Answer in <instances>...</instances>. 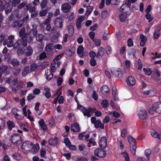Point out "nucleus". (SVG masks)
I'll list each match as a JSON object with an SVG mask.
<instances>
[{
  "instance_id": "3c124183",
  "label": "nucleus",
  "mask_w": 161,
  "mask_h": 161,
  "mask_svg": "<svg viewBox=\"0 0 161 161\" xmlns=\"http://www.w3.org/2000/svg\"><path fill=\"white\" fill-rule=\"evenodd\" d=\"M47 0H43L40 6L42 9H43L45 8L47 4Z\"/></svg>"
},
{
  "instance_id": "5fc2aeb1",
  "label": "nucleus",
  "mask_w": 161,
  "mask_h": 161,
  "mask_svg": "<svg viewBox=\"0 0 161 161\" xmlns=\"http://www.w3.org/2000/svg\"><path fill=\"white\" fill-rule=\"evenodd\" d=\"M47 57V56L45 52H43L40 54L39 59L42 60L46 58Z\"/></svg>"
},
{
  "instance_id": "6e6552de",
  "label": "nucleus",
  "mask_w": 161,
  "mask_h": 161,
  "mask_svg": "<svg viewBox=\"0 0 161 161\" xmlns=\"http://www.w3.org/2000/svg\"><path fill=\"white\" fill-rule=\"evenodd\" d=\"M95 155L99 158H104L106 155V151L103 149L101 148H98L96 149L94 152Z\"/></svg>"
},
{
  "instance_id": "a878e982",
  "label": "nucleus",
  "mask_w": 161,
  "mask_h": 161,
  "mask_svg": "<svg viewBox=\"0 0 161 161\" xmlns=\"http://www.w3.org/2000/svg\"><path fill=\"white\" fill-rule=\"evenodd\" d=\"M54 49V45L53 43H49L46 45L45 50L46 51L48 52H52Z\"/></svg>"
},
{
  "instance_id": "f03ea898",
  "label": "nucleus",
  "mask_w": 161,
  "mask_h": 161,
  "mask_svg": "<svg viewBox=\"0 0 161 161\" xmlns=\"http://www.w3.org/2000/svg\"><path fill=\"white\" fill-rule=\"evenodd\" d=\"M11 2V0H7L5 2H3L2 0H0V11L2 12L4 10L7 15L11 13L13 9L12 6L10 5Z\"/></svg>"
},
{
  "instance_id": "58836bf2",
  "label": "nucleus",
  "mask_w": 161,
  "mask_h": 161,
  "mask_svg": "<svg viewBox=\"0 0 161 161\" xmlns=\"http://www.w3.org/2000/svg\"><path fill=\"white\" fill-rule=\"evenodd\" d=\"M136 50L133 48H131L129 49L128 53L129 55H132L134 57L136 53Z\"/></svg>"
},
{
  "instance_id": "e2e57ef3",
  "label": "nucleus",
  "mask_w": 161,
  "mask_h": 161,
  "mask_svg": "<svg viewBox=\"0 0 161 161\" xmlns=\"http://www.w3.org/2000/svg\"><path fill=\"white\" fill-rule=\"evenodd\" d=\"M89 35L90 38L93 41H94L95 38V33L93 31H91L89 32Z\"/></svg>"
},
{
  "instance_id": "9b49d317",
  "label": "nucleus",
  "mask_w": 161,
  "mask_h": 161,
  "mask_svg": "<svg viewBox=\"0 0 161 161\" xmlns=\"http://www.w3.org/2000/svg\"><path fill=\"white\" fill-rule=\"evenodd\" d=\"M137 115L139 118L142 120L146 119L147 117V112L144 109L138 110L137 112Z\"/></svg>"
},
{
  "instance_id": "4d7b16f0",
  "label": "nucleus",
  "mask_w": 161,
  "mask_h": 161,
  "mask_svg": "<svg viewBox=\"0 0 161 161\" xmlns=\"http://www.w3.org/2000/svg\"><path fill=\"white\" fill-rule=\"evenodd\" d=\"M46 152L45 148H41L40 150V155L41 157L45 158L46 157H45V156L46 154Z\"/></svg>"
},
{
  "instance_id": "4468645a",
  "label": "nucleus",
  "mask_w": 161,
  "mask_h": 161,
  "mask_svg": "<svg viewBox=\"0 0 161 161\" xmlns=\"http://www.w3.org/2000/svg\"><path fill=\"white\" fill-rule=\"evenodd\" d=\"M127 84L131 86H134L136 83V80L135 78L132 76L128 77L126 79Z\"/></svg>"
},
{
  "instance_id": "de8ad7c7",
  "label": "nucleus",
  "mask_w": 161,
  "mask_h": 161,
  "mask_svg": "<svg viewBox=\"0 0 161 161\" xmlns=\"http://www.w3.org/2000/svg\"><path fill=\"white\" fill-rule=\"evenodd\" d=\"M119 18L121 22H124L126 20L127 16L126 15L121 14L119 16Z\"/></svg>"
},
{
  "instance_id": "c03bdc74",
  "label": "nucleus",
  "mask_w": 161,
  "mask_h": 161,
  "mask_svg": "<svg viewBox=\"0 0 161 161\" xmlns=\"http://www.w3.org/2000/svg\"><path fill=\"white\" fill-rule=\"evenodd\" d=\"M12 5L11 6L15 7H16L17 5L19 4L20 3V0H13L12 2H11Z\"/></svg>"
},
{
  "instance_id": "2eb2a0df",
  "label": "nucleus",
  "mask_w": 161,
  "mask_h": 161,
  "mask_svg": "<svg viewBox=\"0 0 161 161\" xmlns=\"http://www.w3.org/2000/svg\"><path fill=\"white\" fill-rule=\"evenodd\" d=\"M153 108L156 112L161 114V102H158L153 104Z\"/></svg>"
},
{
  "instance_id": "052dcab7",
  "label": "nucleus",
  "mask_w": 161,
  "mask_h": 161,
  "mask_svg": "<svg viewBox=\"0 0 161 161\" xmlns=\"http://www.w3.org/2000/svg\"><path fill=\"white\" fill-rule=\"evenodd\" d=\"M33 28L31 30V32H32V34L34 36H36L37 34V31L36 28H35L34 25L33 26Z\"/></svg>"
},
{
  "instance_id": "c85d7f7f",
  "label": "nucleus",
  "mask_w": 161,
  "mask_h": 161,
  "mask_svg": "<svg viewBox=\"0 0 161 161\" xmlns=\"http://www.w3.org/2000/svg\"><path fill=\"white\" fill-rule=\"evenodd\" d=\"M95 127L98 129L99 128L102 129H103L104 128V125L102 124L101 120H97V122L94 124Z\"/></svg>"
},
{
  "instance_id": "cd10ccee",
  "label": "nucleus",
  "mask_w": 161,
  "mask_h": 161,
  "mask_svg": "<svg viewBox=\"0 0 161 161\" xmlns=\"http://www.w3.org/2000/svg\"><path fill=\"white\" fill-rule=\"evenodd\" d=\"M151 135L152 136L155 138H157L158 139H161V133L157 132L155 130H153L151 132Z\"/></svg>"
},
{
  "instance_id": "a211bd4d",
  "label": "nucleus",
  "mask_w": 161,
  "mask_h": 161,
  "mask_svg": "<svg viewBox=\"0 0 161 161\" xmlns=\"http://www.w3.org/2000/svg\"><path fill=\"white\" fill-rule=\"evenodd\" d=\"M49 145L54 146L57 145L58 143V138L57 137H54V138L52 137L50 138L48 141Z\"/></svg>"
},
{
  "instance_id": "473e14b6",
  "label": "nucleus",
  "mask_w": 161,
  "mask_h": 161,
  "mask_svg": "<svg viewBox=\"0 0 161 161\" xmlns=\"http://www.w3.org/2000/svg\"><path fill=\"white\" fill-rule=\"evenodd\" d=\"M29 66L25 67L23 69L22 75L23 76H25L29 73Z\"/></svg>"
},
{
  "instance_id": "2f4dec72",
  "label": "nucleus",
  "mask_w": 161,
  "mask_h": 161,
  "mask_svg": "<svg viewBox=\"0 0 161 161\" xmlns=\"http://www.w3.org/2000/svg\"><path fill=\"white\" fill-rule=\"evenodd\" d=\"M7 124L8 129L10 130H12V128L15 126L14 123L10 120L8 121L7 123Z\"/></svg>"
},
{
  "instance_id": "7ed1b4c3",
  "label": "nucleus",
  "mask_w": 161,
  "mask_h": 161,
  "mask_svg": "<svg viewBox=\"0 0 161 161\" xmlns=\"http://www.w3.org/2000/svg\"><path fill=\"white\" fill-rule=\"evenodd\" d=\"M23 8V9L25 11H29L30 12L32 13L36 9V8L35 6H32V5L31 3L28 4L27 1L25 0L20 4H19L17 6V8L20 9Z\"/></svg>"
},
{
  "instance_id": "79ce46f5",
  "label": "nucleus",
  "mask_w": 161,
  "mask_h": 161,
  "mask_svg": "<svg viewBox=\"0 0 161 161\" xmlns=\"http://www.w3.org/2000/svg\"><path fill=\"white\" fill-rule=\"evenodd\" d=\"M47 9H42L39 13V14L41 16H44L47 15Z\"/></svg>"
},
{
  "instance_id": "4be33fe9",
  "label": "nucleus",
  "mask_w": 161,
  "mask_h": 161,
  "mask_svg": "<svg viewBox=\"0 0 161 161\" xmlns=\"http://www.w3.org/2000/svg\"><path fill=\"white\" fill-rule=\"evenodd\" d=\"M22 23L20 21V20L15 19L11 23V26L13 27L20 28L22 26Z\"/></svg>"
},
{
  "instance_id": "603ef678",
  "label": "nucleus",
  "mask_w": 161,
  "mask_h": 161,
  "mask_svg": "<svg viewBox=\"0 0 161 161\" xmlns=\"http://www.w3.org/2000/svg\"><path fill=\"white\" fill-rule=\"evenodd\" d=\"M89 55L91 59H92L96 57L97 54L94 51H91L89 53Z\"/></svg>"
},
{
  "instance_id": "37998d69",
  "label": "nucleus",
  "mask_w": 161,
  "mask_h": 161,
  "mask_svg": "<svg viewBox=\"0 0 161 161\" xmlns=\"http://www.w3.org/2000/svg\"><path fill=\"white\" fill-rule=\"evenodd\" d=\"M101 104L103 108H106L109 105V103L106 99H104L102 102Z\"/></svg>"
},
{
  "instance_id": "774afa93",
  "label": "nucleus",
  "mask_w": 161,
  "mask_h": 161,
  "mask_svg": "<svg viewBox=\"0 0 161 161\" xmlns=\"http://www.w3.org/2000/svg\"><path fill=\"white\" fill-rule=\"evenodd\" d=\"M35 96L34 94H29L27 96V100L28 101H30L31 100L33 99L35 97Z\"/></svg>"
},
{
  "instance_id": "72a5a7b5",
  "label": "nucleus",
  "mask_w": 161,
  "mask_h": 161,
  "mask_svg": "<svg viewBox=\"0 0 161 161\" xmlns=\"http://www.w3.org/2000/svg\"><path fill=\"white\" fill-rule=\"evenodd\" d=\"M8 69V66L3 64H0V74H1L7 70Z\"/></svg>"
},
{
  "instance_id": "69168bd1",
  "label": "nucleus",
  "mask_w": 161,
  "mask_h": 161,
  "mask_svg": "<svg viewBox=\"0 0 161 161\" xmlns=\"http://www.w3.org/2000/svg\"><path fill=\"white\" fill-rule=\"evenodd\" d=\"M92 98L95 101H97L98 99V95L95 91H93Z\"/></svg>"
},
{
  "instance_id": "bf43d9fd",
  "label": "nucleus",
  "mask_w": 161,
  "mask_h": 161,
  "mask_svg": "<svg viewBox=\"0 0 161 161\" xmlns=\"http://www.w3.org/2000/svg\"><path fill=\"white\" fill-rule=\"evenodd\" d=\"M64 55V53H62L60 54H58L56 56L53 60L55 61H58L62 57H63Z\"/></svg>"
},
{
  "instance_id": "8fccbe9b",
  "label": "nucleus",
  "mask_w": 161,
  "mask_h": 161,
  "mask_svg": "<svg viewBox=\"0 0 161 161\" xmlns=\"http://www.w3.org/2000/svg\"><path fill=\"white\" fill-rule=\"evenodd\" d=\"M12 157L14 159L18 161L21 158V155L19 154H13L12 155Z\"/></svg>"
},
{
  "instance_id": "f3484780",
  "label": "nucleus",
  "mask_w": 161,
  "mask_h": 161,
  "mask_svg": "<svg viewBox=\"0 0 161 161\" xmlns=\"http://www.w3.org/2000/svg\"><path fill=\"white\" fill-rule=\"evenodd\" d=\"M24 55L26 56H29L32 55L33 52V49L31 47L28 46L24 49Z\"/></svg>"
},
{
  "instance_id": "e433bc0d",
  "label": "nucleus",
  "mask_w": 161,
  "mask_h": 161,
  "mask_svg": "<svg viewBox=\"0 0 161 161\" xmlns=\"http://www.w3.org/2000/svg\"><path fill=\"white\" fill-rule=\"evenodd\" d=\"M143 70L146 73L147 75H151L152 71L151 69L149 68H143Z\"/></svg>"
},
{
  "instance_id": "9d476101",
  "label": "nucleus",
  "mask_w": 161,
  "mask_h": 161,
  "mask_svg": "<svg viewBox=\"0 0 161 161\" xmlns=\"http://www.w3.org/2000/svg\"><path fill=\"white\" fill-rule=\"evenodd\" d=\"M127 5L123 4L120 7V11L129 15L131 13L130 10V7L126 6Z\"/></svg>"
},
{
  "instance_id": "f257e3e1",
  "label": "nucleus",
  "mask_w": 161,
  "mask_h": 161,
  "mask_svg": "<svg viewBox=\"0 0 161 161\" xmlns=\"http://www.w3.org/2000/svg\"><path fill=\"white\" fill-rule=\"evenodd\" d=\"M74 100L77 103V109L80 110L83 113L85 116H86L88 117H90L93 115V114L96 110L95 108L89 107L88 109H87L85 107L80 104L76 96L75 97Z\"/></svg>"
},
{
  "instance_id": "864d4df0",
  "label": "nucleus",
  "mask_w": 161,
  "mask_h": 161,
  "mask_svg": "<svg viewBox=\"0 0 161 161\" xmlns=\"http://www.w3.org/2000/svg\"><path fill=\"white\" fill-rule=\"evenodd\" d=\"M108 14V11L107 10H104L101 13V17L103 19H105L107 16Z\"/></svg>"
},
{
  "instance_id": "c9c22d12",
  "label": "nucleus",
  "mask_w": 161,
  "mask_h": 161,
  "mask_svg": "<svg viewBox=\"0 0 161 161\" xmlns=\"http://www.w3.org/2000/svg\"><path fill=\"white\" fill-rule=\"evenodd\" d=\"M160 35L159 30L155 31L153 33V38L155 39H158Z\"/></svg>"
},
{
  "instance_id": "f704fd0d",
  "label": "nucleus",
  "mask_w": 161,
  "mask_h": 161,
  "mask_svg": "<svg viewBox=\"0 0 161 161\" xmlns=\"http://www.w3.org/2000/svg\"><path fill=\"white\" fill-rule=\"evenodd\" d=\"M38 65L36 64L33 63L30 65V70L31 72H34L37 69Z\"/></svg>"
},
{
  "instance_id": "f8f14e48",
  "label": "nucleus",
  "mask_w": 161,
  "mask_h": 161,
  "mask_svg": "<svg viewBox=\"0 0 161 161\" xmlns=\"http://www.w3.org/2000/svg\"><path fill=\"white\" fill-rule=\"evenodd\" d=\"M27 33H25V28L23 27L20 30L19 35L21 40H25L27 41Z\"/></svg>"
},
{
  "instance_id": "bb28decb",
  "label": "nucleus",
  "mask_w": 161,
  "mask_h": 161,
  "mask_svg": "<svg viewBox=\"0 0 161 161\" xmlns=\"http://www.w3.org/2000/svg\"><path fill=\"white\" fill-rule=\"evenodd\" d=\"M104 49L103 47H100L97 51L96 57L98 58H100L103 56L104 54Z\"/></svg>"
},
{
  "instance_id": "423d86ee",
  "label": "nucleus",
  "mask_w": 161,
  "mask_h": 161,
  "mask_svg": "<svg viewBox=\"0 0 161 161\" xmlns=\"http://www.w3.org/2000/svg\"><path fill=\"white\" fill-rule=\"evenodd\" d=\"M27 45V41L25 40H19L14 43V49H19L22 47H25Z\"/></svg>"
},
{
  "instance_id": "338daca9",
  "label": "nucleus",
  "mask_w": 161,
  "mask_h": 161,
  "mask_svg": "<svg viewBox=\"0 0 161 161\" xmlns=\"http://www.w3.org/2000/svg\"><path fill=\"white\" fill-rule=\"evenodd\" d=\"M63 82V79L61 77L58 78L57 80V85L58 86H60Z\"/></svg>"
},
{
  "instance_id": "5701e85b",
  "label": "nucleus",
  "mask_w": 161,
  "mask_h": 161,
  "mask_svg": "<svg viewBox=\"0 0 161 161\" xmlns=\"http://www.w3.org/2000/svg\"><path fill=\"white\" fill-rule=\"evenodd\" d=\"M44 90L45 92L44 95L47 98H49L51 97V94L50 93V88L46 86L44 88Z\"/></svg>"
},
{
  "instance_id": "412c9836",
  "label": "nucleus",
  "mask_w": 161,
  "mask_h": 161,
  "mask_svg": "<svg viewBox=\"0 0 161 161\" xmlns=\"http://www.w3.org/2000/svg\"><path fill=\"white\" fill-rule=\"evenodd\" d=\"M38 123L41 128L43 130V131H46L47 130V126L45 124L44 120L43 119H40V120L38 121Z\"/></svg>"
},
{
  "instance_id": "b1692460",
  "label": "nucleus",
  "mask_w": 161,
  "mask_h": 161,
  "mask_svg": "<svg viewBox=\"0 0 161 161\" xmlns=\"http://www.w3.org/2000/svg\"><path fill=\"white\" fill-rule=\"evenodd\" d=\"M140 37L141 39L140 45L141 46L143 47L146 44L147 38L146 36H144V35L142 34L140 35Z\"/></svg>"
},
{
  "instance_id": "aec40b11",
  "label": "nucleus",
  "mask_w": 161,
  "mask_h": 161,
  "mask_svg": "<svg viewBox=\"0 0 161 161\" xmlns=\"http://www.w3.org/2000/svg\"><path fill=\"white\" fill-rule=\"evenodd\" d=\"M71 6L69 3H65L62 5L61 9L64 12L67 13L69 12Z\"/></svg>"
},
{
  "instance_id": "0e129e2a",
  "label": "nucleus",
  "mask_w": 161,
  "mask_h": 161,
  "mask_svg": "<svg viewBox=\"0 0 161 161\" xmlns=\"http://www.w3.org/2000/svg\"><path fill=\"white\" fill-rule=\"evenodd\" d=\"M32 148L35 152H37L39 149V145L38 144H36V145H34L33 146Z\"/></svg>"
},
{
  "instance_id": "20e7f679",
  "label": "nucleus",
  "mask_w": 161,
  "mask_h": 161,
  "mask_svg": "<svg viewBox=\"0 0 161 161\" xmlns=\"http://www.w3.org/2000/svg\"><path fill=\"white\" fill-rule=\"evenodd\" d=\"M128 141L130 144V151L134 155L136 154V142L135 139L131 136L128 135L127 137Z\"/></svg>"
},
{
  "instance_id": "ea45409f",
  "label": "nucleus",
  "mask_w": 161,
  "mask_h": 161,
  "mask_svg": "<svg viewBox=\"0 0 161 161\" xmlns=\"http://www.w3.org/2000/svg\"><path fill=\"white\" fill-rule=\"evenodd\" d=\"M93 9V7L91 6H88L86 9V15H89L90 14Z\"/></svg>"
},
{
  "instance_id": "0eeeda50",
  "label": "nucleus",
  "mask_w": 161,
  "mask_h": 161,
  "mask_svg": "<svg viewBox=\"0 0 161 161\" xmlns=\"http://www.w3.org/2000/svg\"><path fill=\"white\" fill-rule=\"evenodd\" d=\"M33 145V143L29 141H26L23 142L21 146V148L22 152L26 153H28L29 149Z\"/></svg>"
},
{
  "instance_id": "dca6fc26",
  "label": "nucleus",
  "mask_w": 161,
  "mask_h": 161,
  "mask_svg": "<svg viewBox=\"0 0 161 161\" xmlns=\"http://www.w3.org/2000/svg\"><path fill=\"white\" fill-rule=\"evenodd\" d=\"M71 129L72 131L79 132L80 130V127L79 124L77 122L72 124L71 126Z\"/></svg>"
},
{
  "instance_id": "7c9ffc66",
  "label": "nucleus",
  "mask_w": 161,
  "mask_h": 161,
  "mask_svg": "<svg viewBox=\"0 0 161 161\" xmlns=\"http://www.w3.org/2000/svg\"><path fill=\"white\" fill-rule=\"evenodd\" d=\"M46 73V79L48 80H50L53 77V75L50 70H47L45 72Z\"/></svg>"
},
{
  "instance_id": "6e6d98bb",
  "label": "nucleus",
  "mask_w": 161,
  "mask_h": 161,
  "mask_svg": "<svg viewBox=\"0 0 161 161\" xmlns=\"http://www.w3.org/2000/svg\"><path fill=\"white\" fill-rule=\"evenodd\" d=\"M76 161H88V159L86 158L83 156H78Z\"/></svg>"
},
{
  "instance_id": "39448f33",
  "label": "nucleus",
  "mask_w": 161,
  "mask_h": 161,
  "mask_svg": "<svg viewBox=\"0 0 161 161\" xmlns=\"http://www.w3.org/2000/svg\"><path fill=\"white\" fill-rule=\"evenodd\" d=\"M11 141L14 145L18 146L21 144L22 142L21 136L18 133H14L11 137Z\"/></svg>"
},
{
  "instance_id": "49530a36",
  "label": "nucleus",
  "mask_w": 161,
  "mask_h": 161,
  "mask_svg": "<svg viewBox=\"0 0 161 161\" xmlns=\"http://www.w3.org/2000/svg\"><path fill=\"white\" fill-rule=\"evenodd\" d=\"M84 51V48L82 46H80L77 49V53L78 54H81L83 51Z\"/></svg>"
},
{
  "instance_id": "a18cd8bd",
  "label": "nucleus",
  "mask_w": 161,
  "mask_h": 161,
  "mask_svg": "<svg viewBox=\"0 0 161 161\" xmlns=\"http://www.w3.org/2000/svg\"><path fill=\"white\" fill-rule=\"evenodd\" d=\"M44 36L42 34H39L36 37V40L39 42H41L44 38Z\"/></svg>"
},
{
  "instance_id": "c756f323",
  "label": "nucleus",
  "mask_w": 161,
  "mask_h": 161,
  "mask_svg": "<svg viewBox=\"0 0 161 161\" xmlns=\"http://www.w3.org/2000/svg\"><path fill=\"white\" fill-rule=\"evenodd\" d=\"M11 64L14 68H17L19 65V61L16 58L12 59L10 61Z\"/></svg>"
},
{
  "instance_id": "1a4fd4ad",
  "label": "nucleus",
  "mask_w": 161,
  "mask_h": 161,
  "mask_svg": "<svg viewBox=\"0 0 161 161\" xmlns=\"http://www.w3.org/2000/svg\"><path fill=\"white\" fill-rule=\"evenodd\" d=\"M112 74L115 77L119 78H122L123 73L122 71L119 68H114L111 70Z\"/></svg>"
},
{
  "instance_id": "ddd939ff",
  "label": "nucleus",
  "mask_w": 161,
  "mask_h": 161,
  "mask_svg": "<svg viewBox=\"0 0 161 161\" xmlns=\"http://www.w3.org/2000/svg\"><path fill=\"white\" fill-rule=\"evenodd\" d=\"M99 146L103 148H105L107 146L106 138L105 136L102 137L98 142Z\"/></svg>"
},
{
  "instance_id": "393cba45",
  "label": "nucleus",
  "mask_w": 161,
  "mask_h": 161,
  "mask_svg": "<svg viewBox=\"0 0 161 161\" xmlns=\"http://www.w3.org/2000/svg\"><path fill=\"white\" fill-rule=\"evenodd\" d=\"M101 93L104 95L107 94L109 92V88L108 86L104 85L100 88Z\"/></svg>"
},
{
  "instance_id": "a19ab883",
  "label": "nucleus",
  "mask_w": 161,
  "mask_h": 161,
  "mask_svg": "<svg viewBox=\"0 0 161 161\" xmlns=\"http://www.w3.org/2000/svg\"><path fill=\"white\" fill-rule=\"evenodd\" d=\"M145 16L149 23L153 19V17L152 16L150 13L146 14Z\"/></svg>"
},
{
  "instance_id": "680f3d73",
  "label": "nucleus",
  "mask_w": 161,
  "mask_h": 161,
  "mask_svg": "<svg viewBox=\"0 0 161 161\" xmlns=\"http://www.w3.org/2000/svg\"><path fill=\"white\" fill-rule=\"evenodd\" d=\"M90 65L92 66H95L96 64V61L95 58L91 59L90 60Z\"/></svg>"
},
{
  "instance_id": "09e8293b",
  "label": "nucleus",
  "mask_w": 161,
  "mask_h": 161,
  "mask_svg": "<svg viewBox=\"0 0 161 161\" xmlns=\"http://www.w3.org/2000/svg\"><path fill=\"white\" fill-rule=\"evenodd\" d=\"M64 143L66 147H68L71 144V143L68 137L65 138L64 139Z\"/></svg>"
},
{
  "instance_id": "6ab92c4d",
  "label": "nucleus",
  "mask_w": 161,
  "mask_h": 161,
  "mask_svg": "<svg viewBox=\"0 0 161 161\" xmlns=\"http://www.w3.org/2000/svg\"><path fill=\"white\" fill-rule=\"evenodd\" d=\"M54 24L56 26L61 29L63 27V21L60 17L56 18L54 20Z\"/></svg>"
},
{
  "instance_id": "13d9d810",
  "label": "nucleus",
  "mask_w": 161,
  "mask_h": 161,
  "mask_svg": "<svg viewBox=\"0 0 161 161\" xmlns=\"http://www.w3.org/2000/svg\"><path fill=\"white\" fill-rule=\"evenodd\" d=\"M133 45V42L132 39L129 38L127 41V46L128 47H130Z\"/></svg>"
},
{
  "instance_id": "4c0bfd02",
  "label": "nucleus",
  "mask_w": 161,
  "mask_h": 161,
  "mask_svg": "<svg viewBox=\"0 0 161 161\" xmlns=\"http://www.w3.org/2000/svg\"><path fill=\"white\" fill-rule=\"evenodd\" d=\"M151 152V150L149 149H146L144 151L145 154L148 160H149V158Z\"/></svg>"
}]
</instances>
